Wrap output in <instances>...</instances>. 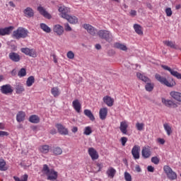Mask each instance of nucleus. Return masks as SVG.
<instances>
[{"label": "nucleus", "instance_id": "1", "mask_svg": "<svg viewBox=\"0 0 181 181\" xmlns=\"http://www.w3.org/2000/svg\"><path fill=\"white\" fill-rule=\"evenodd\" d=\"M42 172L44 175L47 176V180H57V176L59 175L57 171H55L54 169L49 168L47 165H44Z\"/></svg>", "mask_w": 181, "mask_h": 181}, {"label": "nucleus", "instance_id": "2", "mask_svg": "<svg viewBox=\"0 0 181 181\" xmlns=\"http://www.w3.org/2000/svg\"><path fill=\"white\" fill-rule=\"evenodd\" d=\"M137 78H139V80H141L142 81H144V83H147L146 84L145 88L146 91H152L153 90L154 85L153 83H151V79L148 78V76H146L145 75L138 72L136 74Z\"/></svg>", "mask_w": 181, "mask_h": 181}, {"label": "nucleus", "instance_id": "3", "mask_svg": "<svg viewBox=\"0 0 181 181\" xmlns=\"http://www.w3.org/2000/svg\"><path fill=\"white\" fill-rule=\"evenodd\" d=\"M155 77L156 80L159 81V83H160L161 84H163L164 86H166L167 87H174V86H176V82H175L174 80H171L169 81H168V79H166V78L158 74L155 75Z\"/></svg>", "mask_w": 181, "mask_h": 181}, {"label": "nucleus", "instance_id": "4", "mask_svg": "<svg viewBox=\"0 0 181 181\" xmlns=\"http://www.w3.org/2000/svg\"><path fill=\"white\" fill-rule=\"evenodd\" d=\"M28 33H29L28 30L23 28H18L16 30L13 31V36L16 39H25V37H28Z\"/></svg>", "mask_w": 181, "mask_h": 181}, {"label": "nucleus", "instance_id": "5", "mask_svg": "<svg viewBox=\"0 0 181 181\" xmlns=\"http://www.w3.org/2000/svg\"><path fill=\"white\" fill-rule=\"evenodd\" d=\"M98 35L100 39H104L106 42L110 43L112 42V34L111 32L105 30H100L98 32Z\"/></svg>", "mask_w": 181, "mask_h": 181}, {"label": "nucleus", "instance_id": "6", "mask_svg": "<svg viewBox=\"0 0 181 181\" xmlns=\"http://www.w3.org/2000/svg\"><path fill=\"white\" fill-rule=\"evenodd\" d=\"M163 170L167 175L168 179L170 180H176V179H177V174H176L169 165H164Z\"/></svg>", "mask_w": 181, "mask_h": 181}, {"label": "nucleus", "instance_id": "7", "mask_svg": "<svg viewBox=\"0 0 181 181\" xmlns=\"http://www.w3.org/2000/svg\"><path fill=\"white\" fill-rule=\"evenodd\" d=\"M0 91L2 94L8 95L13 93V88L10 84L3 85L0 87Z\"/></svg>", "mask_w": 181, "mask_h": 181}, {"label": "nucleus", "instance_id": "8", "mask_svg": "<svg viewBox=\"0 0 181 181\" xmlns=\"http://www.w3.org/2000/svg\"><path fill=\"white\" fill-rule=\"evenodd\" d=\"M162 103L168 108H177L179 107L178 103L172 100L162 98Z\"/></svg>", "mask_w": 181, "mask_h": 181}, {"label": "nucleus", "instance_id": "9", "mask_svg": "<svg viewBox=\"0 0 181 181\" xmlns=\"http://www.w3.org/2000/svg\"><path fill=\"white\" fill-rule=\"evenodd\" d=\"M152 155V148L149 146H144L141 150V156L144 159L151 158Z\"/></svg>", "mask_w": 181, "mask_h": 181}, {"label": "nucleus", "instance_id": "10", "mask_svg": "<svg viewBox=\"0 0 181 181\" xmlns=\"http://www.w3.org/2000/svg\"><path fill=\"white\" fill-rule=\"evenodd\" d=\"M21 52L26 54V56H30V57H36L37 54H36V50L35 49H30L28 47L21 48Z\"/></svg>", "mask_w": 181, "mask_h": 181}, {"label": "nucleus", "instance_id": "11", "mask_svg": "<svg viewBox=\"0 0 181 181\" xmlns=\"http://www.w3.org/2000/svg\"><path fill=\"white\" fill-rule=\"evenodd\" d=\"M141 152V147L138 145H135L133 146L132 149V155L135 160L139 159L141 156L139 155Z\"/></svg>", "mask_w": 181, "mask_h": 181}, {"label": "nucleus", "instance_id": "12", "mask_svg": "<svg viewBox=\"0 0 181 181\" xmlns=\"http://www.w3.org/2000/svg\"><path fill=\"white\" fill-rule=\"evenodd\" d=\"M58 11H59V12H60L61 16L64 19H66L67 18V16H69L68 13H70V8H67L64 6H62L59 7Z\"/></svg>", "mask_w": 181, "mask_h": 181}, {"label": "nucleus", "instance_id": "13", "mask_svg": "<svg viewBox=\"0 0 181 181\" xmlns=\"http://www.w3.org/2000/svg\"><path fill=\"white\" fill-rule=\"evenodd\" d=\"M83 28L86 29V30H87L88 33H89L92 36H95L97 33L98 34V31H97V29H95L90 24L83 25Z\"/></svg>", "mask_w": 181, "mask_h": 181}, {"label": "nucleus", "instance_id": "14", "mask_svg": "<svg viewBox=\"0 0 181 181\" xmlns=\"http://www.w3.org/2000/svg\"><path fill=\"white\" fill-rule=\"evenodd\" d=\"M88 153L90 156L92 160H97L100 156L98 155V152H97V150L95 148L91 147L89 148L88 150Z\"/></svg>", "mask_w": 181, "mask_h": 181}, {"label": "nucleus", "instance_id": "15", "mask_svg": "<svg viewBox=\"0 0 181 181\" xmlns=\"http://www.w3.org/2000/svg\"><path fill=\"white\" fill-rule=\"evenodd\" d=\"M161 67L164 70H167L168 71H169L170 73V74L172 76H173L174 77H176L177 78H179L180 80H181V74H179V72H177L176 71H173L172 69H170V67H169L166 65H162Z\"/></svg>", "mask_w": 181, "mask_h": 181}, {"label": "nucleus", "instance_id": "16", "mask_svg": "<svg viewBox=\"0 0 181 181\" xmlns=\"http://www.w3.org/2000/svg\"><path fill=\"white\" fill-rule=\"evenodd\" d=\"M163 43L165 46H167V47H170V49H175V50H179V49H180L179 45H176L175 41L164 40Z\"/></svg>", "mask_w": 181, "mask_h": 181}, {"label": "nucleus", "instance_id": "17", "mask_svg": "<svg viewBox=\"0 0 181 181\" xmlns=\"http://www.w3.org/2000/svg\"><path fill=\"white\" fill-rule=\"evenodd\" d=\"M53 32L54 33H56L57 36H62V35L64 33V28H63V26L57 24L54 25Z\"/></svg>", "mask_w": 181, "mask_h": 181}, {"label": "nucleus", "instance_id": "18", "mask_svg": "<svg viewBox=\"0 0 181 181\" xmlns=\"http://www.w3.org/2000/svg\"><path fill=\"white\" fill-rule=\"evenodd\" d=\"M119 129L123 135H128V123L127 121L120 122Z\"/></svg>", "mask_w": 181, "mask_h": 181}, {"label": "nucleus", "instance_id": "19", "mask_svg": "<svg viewBox=\"0 0 181 181\" xmlns=\"http://www.w3.org/2000/svg\"><path fill=\"white\" fill-rule=\"evenodd\" d=\"M170 97L177 101V103H181V93L176 90H173L170 93Z\"/></svg>", "mask_w": 181, "mask_h": 181}, {"label": "nucleus", "instance_id": "20", "mask_svg": "<svg viewBox=\"0 0 181 181\" xmlns=\"http://www.w3.org/2000/svg\"><path fill=\"white\" fill-rule=\"evenodd\" d=\"M56 128L58 130V132L61 135H69V130L64 127L62 124H56Z\"/></svg>", "mask_w": 181, "mask_h": 181}, {"label": "nucleus", "instance_id": "21", "mask_svg": "<svg viewBox=\"0 0 181 181\" xmlns=\"http://www.w3.org/2000/svg\"><path fill=\"white\" fill-rule=\"evenodd\" d=\"M8 57L11 62H14L15 63L21 62V55L16 52H10Z\"/></svg>", "mask_w": 181, "mask_h": 181}, {"label": "nucleus", "instance_id": "22", "mask_svg": "<svg viewBox=\"0 0 181 181\" xmlns=\"http://www.w3.org/2000/svg\"><path fill=\"white\" fill-rule=\"evenodd\" d=\"M37 11L40 13V15H42L44 18H46L47 19H52V15L49 13L45 8L42 6H38L37 7Z\"/></svg>", "mask_w": 181, "mask_h": 181}, {"label": "nucleus", "instance_id": "23", "mask_svg": "<svg viewBox=\"0 0 181 181\" xmlns=\"http://www.w3.org/2000/svg\"><path fill=\"white\" fill-rule=\"evenodd\" d=\"M23 13H24V16H25V18H33V16H35V11L30 7H27L23 11Z\"/></svg>", "mask_w": 181, "mask_h": 181}, {"label": "nucleus", "instance_id": "24", "mask_svg": "<svg viewBox=\"0 0 181 181\" xmlns=\"http://www.w3.org/2000/svg\"><path fill=\"white\" fill-rule=\"evenodd\" d=\"M107 115H108V109L107 107H103L100 109L99 117L102 121H104V119L107 118Z\"/></svg>", "mask_w": 181, "mask_h": 181}, {"label": "nucleus", "instance_id": "25", "mask_svg": "<svg viewBox=\"0 0 181 181\" xmlns=\"http://www.w3.org/2000/svg\"><path fill=\"white\" fill-rule=\"evenodd\" d=\"M13 30V27L10 26L5 28H0V35L5 36L6 35H10L11 32Z\"/></svg>", "mask_w": 181, "mask_h": 181}, {"label": "nucleus", "instance_id": "26", "mask_svg": "<svg viewBox=\"0 0 181 181\" xmlns=\"http://www.w3.org/2000/svg\"><path fill=\"white\" fill-rule=\"evenodd\" d=\"M26 117V113L23 111H19L16 115L17 122H23L25 118Z\"/></svg>", "mask_w": 181, "mask_h": 181}, {"label": "nucleus", "instance_id": "27", "mask_svg": "<svg viewBox=\"0 0 181 181\" xmlns=\"http://www.w3.org/2000/svg\"><path fill=\"white\" fill-rule=\"evenodd\" d=\"M65 19L72 25H76V23H78V18H77V17H76L75 16L68 15V16H66Z\"/></svg>", "mask_w": 181, "mask_h": 181}, {"label": "nucleus", "instance_id": "28", "mask_svg": "<svg viewBox=\"0 0 181 181\" xmlns=\"http://www.w3.org/2000/svg\"><path fill=\"white\" fill-rule=\"evenodd\" d=\"M103 102L107 105V107H112V105H114V99L110 96H105L103 98Z\"/></svg>", "mask_w": 181, "mask_h": 181}, {"label": "nucleus", "instance_id": "29", "mask_svg": "<svg viewBox=\"0 0 181 181\" xmlns=\"http://www.w3.org/2000/svg\"><path fill=\"white\" fill-rule=\"evenodd\" d=\"M51 94L53 95V97L56 98L59 97L60 94H62V92L60 91V89L59 88V87L56 86L51 88Z\"/></svg>", "mask_w": 181, "mask_h": 181}, {"label": "nucleus", "instance_id": "30", "mask_svg": "<svg viewBox=\"0 0 181 181\" xmlns=\"http://www.w3.org/2000/svg\"><path fill=\"white\" fill-rule=\"evenodd\" d=\"M115 173H117V170L112 167L109 168L106 172L107 177H110V179H114V176H115Z\"/></svg>", "mask_w": 181, "mask_h": 181}, {"label": "nucleus", "instance_id": "31", "mask_svg": "<svg viewBox=\"0 0 181 181\" xmlns=\"http://www.w3.org/2000/svg\"><path fill=\"white\" fill-rule=\"evenodd\" d=\"M72 105L76 112H80L81 110V104L80 103V101H78V100H74L72 103Z\"/></svg>", "mask_w": 181, "mask_h": 181}, {"label": "nucleus", "instance_id": "32", "mask_svg": "<svg viewBox=\"0 0 181 181\" xmlns=\"http://www.w3.org/2000/svg\"><path fill=\"white\" fill-rule=\"evenodd\" d=\"M29 121L32 124H39L40 122V118L36 115H33L29 117Z\"/></svg>", "mask_w": 181, "mask_h": 181}, {"label": "nucleus", "instance_id": "33", "mask_svg": "<svg viewBox=\"0 0 181 181\" xmlns=\"http://www.w3.org/2000/svg\"><path fill=\"white\" fill-rule=\"evenodd\" d=\"M52 152L53 155H54L55 156H57L62 155L63 153V150L62 149V148H60L59 146H56V147L52 148Z\"/></svg>", "mask_w": 181, "mask_h": 181}, {"label": "nucleus", "instance_id": "34", "mask_svg": "<svg viewBox=\"0 0 181 181\" xmlns=\"http://www.w3.org/2000/svg\"><path fill=\"white\" fill-rule=\"evenodd\" d=\"M114 46L116 47V49H119V50H122L123 52H127L128 50V48L125 45L119 42L115 43Z\"/></svg>", "mask_w": 181, "mask_h": 181}, {"label": "nucleus", "instance_id": "35", "mask_svg": "<svg viewBox=\"0 0 181 181\" xmlns=\"http://www.w3.org/2000/svg\"><path fill=\"white\" fill-rule=\"evenodd\" d=\"M40 29H42L43 32H45V33H50V32H52V29L50 28V27L46 25V23H40Z\"/></svg>", "mask_w": 181, "mask_h": 181}, {"label": "nucleus", "instance_id": "36", "mask_svg": "<svg viewBox=\"0 0 181 181\" xmlns=\"http://www.w3.org/2000/svg\"><path fill=\"white\" fill-rule=\"evenodd\" d=\"M25 92V87L21 83H18L16 86V94H22V93Z\"/></svg>", "mask_w": 181, "mask_h": 181}, {"label": "nucleus", "instance_id": "37", "mask_svg": "<svg viewBox=\"0 0 181 181\" xmlns=\"http://www.w3.org/2000/svg\"><path fill=\"white\" fill-rule=\"evenodd\" d=\"M134 29L136 33H137V35H144V32L142 31V27L139 25V24H134Z\"/></svg>", "mask_w": 181, "mask_h": 181}, {"label": "nucleus", "instance_id": "38", "mask_svg": "<svg viewBox=\"0 0 181 181\" xmlns=\"http://www.w3.org/2000/svg\"><path fill=\"white\" fill-rule=\"evenodd\" d=\"M49 149L50 148L49 147V145H42L40 146L39 148V151L40 152H41V153H48Z\"/></svg>", "mask_w": 181, "mask_h": 181}, {"label": "nucleus", "instance_id": "39", "mask_svg": "<svg viewBox=\"0 0 181 181\" xmlns=\"http://www.w3.org/2000/svg\"><path fill=\"white\" fill-rule=\"evenodd\" d=\"M34 83H35V76H31L28 77L26 81L27 87H32V86H33Z\"/></svg>", "mask_w": 181, "mask_h": 181}, {"label": "nucleus", "instance_id": "40", "mask_svg": "<svg viewBox=\"0 0 181 181\" xmlns=\"http://www.w3.org/2000/svg\"><path fill=\"white\" fill-rule=\"evenodd\" d=\"M163 128H164L165 131L166 132L167 135H168V136H170L173 132L172 127H170V125H169V124L165 123L163 124Z\"/></svg>", "mask_w": 181, "mask_h": 181}, {"label": "nucleus", "instance_id": "41", "mask_svg": "<svg viewBox=\"0 0 181 181\" xmlns=\"http://www.w3.org/2000/svg\"><path fill=\"white\" fill-rule=\"evenodd\" d=\"M83 112L86 115V117H88L90 119V121H94V119H95V117H94V115H93L91 110H85Z\"/></svg>", "mask_w": 181, "mask_h": 181}, {"label": "nucleus", "instance_id": "42", "mask_svg": "<svg viewBox=\"0 0 181 181\" xmlns=\"http://www.w3.org/2000/svg\"><path fill=\"white\" fill-rule=\"evenodd\" d=\"M0 170H8V168H6V162L4 159H0Z\"/></svg>", "mask_w": 181, "mask_h": 181}, {"label": "nucleus", "instance_id": "43", "mask_svg": "<svg viewBox=\"0 0 181 181\" xmlns=\"http://www.w3.org/2000/svg\"><path fill=\"white\" fill-rule=\"evenodd\" d=\"M83 134L84 135H91V134H93V130L90 127H86L84 129Z\"/></svg>", "mask_w": 181, "mask_h": 181}, {"label": "nucleus", "instance_id": "44", "mask_svg": "<svg viewBox=\"0 0 181 181\" xmlns=\"http://www.w3.org/2000/svg\"><path fill=\"white\" fill-rule=\"evenodd\" d=\"M18 77H25L26 76V69L25 68H22L18 74Z\"/></svg>", "mask_w": 181, "mask_h": 181}, {"label": "nucleus", "instance_id": "45", "mask_svg": "<svg viewBox=\"0 0 181 181\" xmlns=\"http://www.w3.org/2000/svg\"><path fill=\"white\" fill-rule=\"evenodd\" d=\"M145 127V124L137 122L136 124V128L137 131H142Z\"/></svg>", "mask_w": 181, "mask_h": 181}, {"label": "nucleus", "instance_id": "46", "mask_svg": "<svg viewBox=\"0 0 181 181\" xmlns=\"http://www.w3.org/2000/svg\"><path fill=\"white\" fill-rule=\"evenodd\" d=\"M124 179L126 181H132V176L128 172L124 173Z\"/></svg>", "mask_w": 181, "mask_h": 181}, {"label": "nucleus", "instance_id": "47", "mask_svg": "<svg viewBox=\"0 0 181 181\" xmlns=\"http://www.w3.org/2000/svg\"><path fill=\"white\" fill-rule=\"evenodd\" d=\"M120 142H121L122 146H125L127 142H128V138H127L125 136L121 137Z\"/></svg>", "mask_w": 181, "mask_h": 181}, {"label": "nucleus", "instance_id": "48", "mask_svg": "<svg viewBox=\"0 0 181 181\" xmlns=\"http://www.w3.org/2000/svg\"><path fill=\"white\" fill-rule=\"evenodd\" d=\"M151 162H152V163H154V165H158L159 162H160L159 158H158L156 156L152 157Z\"/></svg>", "mask_w": 181, "mask_h": 181}, {"label": "nucleus", "instance_id": "49", "mask_svg": "<svg viewBox=\"0 0 181 181\" xmlns=\"http://www.w3.org/2000/svg\"><path fill=\"white\" fill-rule=\"evenodd\" d=\"M66 57H68V59H70L71 60H73V59H74V52H73L72 51H69L66 54Z\"/></svg>", "mask_w": 181, "mask_h": 181}, {"label": "nucleus", "instance_id": "50", "mask_svg": "<svg viewBox=\"0 0 181 181\" xmlns=\"http://www.w3.org/2000/svg\"><path fill=\"white\" fill-rule=\"evenodd\" d=\"M165 13H166V16H172V14L173 13L172 12V8H167L165 9Z\"/></svg>", "mask_w": 181, "mask_h": 181}, {"label": "nucleus", "instance_id": "51", "mask_svg": "<svg viewBox=\"0 0 181 181\" xmlns=\"http://www.w3.org/2000/svg\"><path fill=\"white\" fill-rule=\"evenodd\" d=\"M96 166L98 168L97 172H101V169H103V168H104V165L101 163H97Z\"/></svg>", "mask_w": 181, "mask_h": 181}, {"label": "nucleus", "instance_id": "52", "mask_svg": "<svg viewBox=\"0 0 181 181\" xmlns=\"http://www.w3.org/2000/svg\"><path fill=\"white\" fill-rule=\"evenodd\" d=\"M157 142L158 144H160V145H165V139L158 138L157 139Z\"/></svg>", "mask_w": 181, "mask_h": 181}, {"label": "nucleus", "instance_id": "53", "mask_svg": "<svg viewBox=\"0 0 181 181\" xmlns=\"http://www.w3.org/2000/svg\"><path fill=\"white\" fill-rule=\"evenodd\" d=\"M64 27L66 32H71V27H70V25H69V23L64 24Z\"/></svg>", "mask_w": 181, "mask_h": 181}, {"label": "nucleus", "instance_id": "54", "mask_svg": "<svg viewBox=\"0 0 181 181\" xmlns=\"http://www.w3.org/2000/svg\"><path fill=\"white\" fill-rule=\"evenodd\" d=\"M147 170L148 172H151L153 173V172H155V168H153L152 165H148L147 167Z\"/></svg>", "mask_w": 181, "mask_h": 181}, {"label": "nucleus", "instance_id": "55", "mask_svg": "<svg viewBox=\"0 0 181 181\" xmlns=\"http://www.w3.org/2000/svg\"><path fill=\"white\" fill-rule=\"evenodd\" d=\"M8 135L7 132L0 131V136H8Z\"/></svg>", "mask_w": 181, "mask_h": 181}, {"label": "nucleus", "instance_id": "56", "mask_svg": "<svg viewBox=\"0 0 181 181\" xmlns=\"http://www.w3.org/2000/svg\"><path fill=\"white\" fill-rule=\"evenodd\" d=\"M28 175L25 174L24 175H23L21 177V181H28Z\"/></svg>", "mask_w": 181, "mask_h": 181}, {"label": "nucleus", "instance_id": "57", "mask_svg": "<svg viewBox=\"0 0 181 181\" xmlns=\"http://www.w3.org/2000/svg\"><path fill=\"white\" fill-rule=\"evenodd\" d=\"M135 170L136 172H138V173L142 172V170L141 169V167L139 166V165H136Z\"/></svg>", "mask_w": 181, "mask_h": 181}, {"label": "nucleus", "instance_id": "58", "mask_svg": "<svg viewBox=\"0 0 181 181\" xmlns=\"http://www.w3.org/2000/svg\"><path fill=\"white\" fill-rule=\"evenodd\" d=\"M130 15H131V16H136V11H135V10H132V11H130Z\"/></svg>", "mask_w": 181, "mask_h": 181}, {"label": "nucleus", "instance_id": "59", "mask_svg": "<svg viewBox=\"0 0 181 181\" xmlns=\"http://www.w3.org/2000/svg\"><path fill=\"white\" fill-rule=\"evenodd\" d=\"M57 131L56 129H52L49 132L50 134H52V135H54L55 134H57Z\"/></svg>", "mask_w": 181, "mask_h": 181}, {"label": "nucleus", "instance_id": "60", "mask_svg": "<svg viewBox=\"0 0 181 181\" xmlns=\"http://www.w3.org/2000/svg\"><path fill=\"white\" fill-rule=\"evenodd\" d=\"M72 132H74V134H76V132H77V131H78V128H77V127H74L71 129Z\"/></svg>", "mask_w": 181, "mask_h": 181}, {"label": "nucleus", "instance_id": "61", "mask_svg": "<svg viewBox=\"0 0 181 181\" xmlns=\"http://www.w3.org/2000/svg\"><path fill=\"white\" fill-rule=\"evenodd\" d=\"M0 129H5V124L0 123Z\"/></svg>", "mask_w": 181, "mask_h": 181}, {"label": "nucleus", "instance_id": "62", "mask_svg": "<svg viewBox=\"0 0 181 181\" xmlns=\"http://www.w3.org/2000/svg\"><path fill=\"white\" fill-rule=\"evenodd\" d=\"M9 5L10 6H11L12 8H15V4H13V1H9Z\"/></svg>", "mask_w": 181, "mask_h": 181}, {"label": "nucleus", "instance_id": "63", "mask_svg": "<svg viewBox=\"0 0 181 181\" xmlns=\"http://www.w3.org/2000/svg\"><path fill=\"white\" fill-rule=\"evenodd\" d=\"M53 61L55 63H57V58H56V56L54 54L52 55Z\"/></svg>", "mask_w": 181, "mask_h": 181}, {"label": "nucleus", "instance_id": "64", "mask_svg": "<svg viewBox=\"0 0 181 181\" xmlns=\"http://www.w3.org/2000/svg\"><path fill=\"white\" fill-rule=\"evenodd\" d=\"M13 179H14V180H16V181H21V178H19V177H16V176H14V177H13Z\"/></svg>", "mask_w": 181, "mask_h": 181}]
</instances>
